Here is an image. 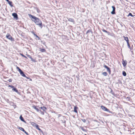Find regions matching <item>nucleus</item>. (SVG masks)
I'll return each instance as SVG.
<instances>
[{"instance_id": "1", "label": "nucleus", "mask_w": 135, "mask_h": 135, "mask_svg": "<svg viewBox=\"0 0 135 135\" xmlns=\"http://www.w3.org/2000/svg\"><path fill=\"white\" fill-rule=\"evenodd\" d=\"M28 16L31 18L32 20L34 22L36 25H39L41 28H42V22L40 20L37 18L30 14H29Z\"/></svg>"}, {"instance_id": "2", "label": "nucleus", "mask_w": 135, "mask_h": 135, "mask_svg": "<svg viewBox=\"0 0 135 135\" xmlns=\"http://www.w3.org/2000/svg\"><path fill=\"white\" fill-rule=\"evenodd\" d=\"M101 108L104 111H106L107 112H109V110L106 107H105L104 106H101Z\"/></svg>"}, {"instance_id": "3", "label": "nucleus", "mask_w": 135, "mask_h": 135, "mask_svg": "<svg viewBox=\"0 0 135 135\" xmlns=\"http://www.w3.org/2000/svg\"><path fill=\"white\" fill-rule=\"evenodd\" d=\"M112 8L113 9L112 11L111 12V13L112 14H115V8L114 6H112Z\"/></svg>"}, {"instance_id": "4", "label": "nucleus", "mask_w": 135, "mask_h": 135, "mask_svg": "<svg viewBox=\"0 0 135 135\" xmlns=\"http://www.w3.org/2000/svg\"><path fill=\"white\" fill-rule=\"evenodd\" d=\"M6 37L7 38L11 40H12V38L9 34H7L6 35Z\"/></svg>"}, {"instance_id": "5", "label": "nucleus", "mask_w": 135, "mask_h": 135, "mask_svg": "<svg viewBox=\"0 0 135 135\" xmlns=\"http://www.w3.org/2000/svg\"><path fill=\"white\" fill-rule=\"evenodd\" d=\"M12 15L13 16L14 18L17 20L18 18V16L17 14L15 13H13L12 14Z\"/></svg>"}, {"instance_id": "6", "label": "nucleus", "mask_w": 135, "mask_h": 135, "mask_svg": "<svg viewBox=\"0 0 135 135\" xmlns=\"http://www.w3.org/2000/svg\"><path fill=\"white\" fill-rule=\"evenodd\" d=\"M104 66L105 68H106L107 69V71H108L110 73V71L109 68L105 65Z\"/></svg>"}, {"instance_id": "7", "label": "nucleus", "mask_w": 135, "mask_h": 135, "mask_svg": "<svg viewBox=\"0 0 135 135\" xmlns=\"http://www.w3.org/2000/svg\"><path fill=\"white\" fill-rule=\"evenodd\" d=\"M19 72L22 76L24 77H26L25 75L24 74L22 70H21Z\"/></svg>"}, {"instance_id": "8", "label": "nucleus", "mask_w": 135, "mask_h": 135, "mask_svg": "<svg viewBox=\"0 0 135 135\" xmlns=\"http://www.w3.org/2000/svg\"><path fill=\"white\" fill-rule=\"evenodd\" d=\"M123 37L124 38V40L126 41L127 43L128 42H129V40L127 37H125L123 36Z\"/></svg>"}, {"instance_id": "9", "label": "nucleus", "mask_w": 135, "mask_h": 135, "mask_svg": "<svg viewBox=\"0 0 135 135\" xmlns=\"http://www.w3.org/2000/svg\"><path fill=\"white\" fill-rule=\"evenodd\" d=\"M122 64L123 65V66H125L127 64L126 61H124L123 60L122 61Z\"/></svg>"}, {"instance_id": "10", "label": "nucleus", "mask_w": 135, "mask_h": 135, "mask_svg": "<svg viewBox=\"0 0 135 135\" xmlns=\"http://www.w3.org/2000/svg\"><path fill=\"white\" fill-rule=\"evenodd\" d=\"M74 112L77 113V109H78V108L76 107H74Z\"/></svg>"}, {"instance_id": "11", "label": "nucleus", "mask_w": 135, "mask_h": 135, "mask_svg": "<svg viewBox=\"0 0 135 135\" xmlns=\"http://www.w3.org/2000/svg\"><path fill=\"white\" fill-rule=\"evenodd\" d=\"M20 119L23 122L25 123H26V122L25 121V120L23 119V118L22 116V115H21L20 117Z\"/></svg>"}, {"instance_id": "12", "label": "nucleus", "mask_w": 135, "mask_h": 135, "mask_svg": "<svg viewBox=\"0 0 135 135\" xmlns=\"http://www.w3.org/2000/svg\"><path fill=\"white\" fill-rule=\"evenodd\" d=\"M12 90H13L14 91H15L17 93H18V91L16 88L14 87L13 88H12Z\"/></svg>"}, {"instance_id": "13", "label": "nucleus", "mask_w": 135, "mask_h": 135, "mask_svg": "<svg viewBox=\"0 0 135 135\" xmlns=\"http://www.w3.org/2000/svg\"><path fill=\"white\" fill-rule=\"evenodd\" d=\"M17 128L19 129H20V130L22 131L23 132L25 131V130H24V129L22 128L19 127H18Z\"/></svg>"}, {"instance_id": "14", "label": "nucleus", "mask_w": 135, "mask_h": 135, "mask_svg": "<svg viewBox=\"0 0 135 135\" xmlns=\"http://www.w3.org/2000/svg\"><path fill=\"white\" fill-rule=\"evenodd\" d=\"M7 2L9 4V5L11 7H12L13 6V5H12V2L9 1L8 0Z\"/></svg>"}, {"instance_id": "15", "label": "nucleus", "mask_w": 135, "mask_h": 135, "mask_svg": "<svg viewBox=\"0 0 135 135\" xmlns=\"http://www.w3.org/2000/svg\"><path fill=\"white\" fill-rule=\"evenodd\" d=\"M31 124L34 127H35L37 125V124H36V123L33 122H32L31 123Z\"/></svg>"}, {"instance_id": "16", "label": "nucleus", "mask_w": 135, "mask_h": 135, "mask_svg": "<svg viewBox=\"0 0 135 135\" xmlns=\"http://www.w3.org/2000/svg\"><path fill=\"white\" fill-rule=\"evenodd\" d=\"M35 127H36V128L37 129H38L39 130V131L41 130V129L38 127V125L37 124V125H36V126Z\"/></svg>"}, {"instance_id": "17", "label": "nucleus", "mask_w": 135, "mask_h": 135, "mask_svg": "<svg viewBox=\"0 0 135 135\" xmlns=\"http://www.w3.org/2000/svg\"><path fill=\"white\" fill-rule=\"evenodd\" d=\"M40 51L42 52H45L46 51V50L44 49H40Z\"/></svg>"}, {"instance_id": "18", "label": "nucleus", "mask_w": 135, "mask_h": 135, "mask_svg": "<svg viewBox=\"0 0 135 135\" xmlns=\"http://www.w3.org/2000/svg\"><path fill=\"white\" fill-rule=\"evenodd\" d=\"M102 74L104 76H106L107 75V73L106 72H104L102 73Z\"/></svg>"}, {"instance_id": "19", "label": "nucleus", "mask_w": 135, "mask_h": 135, "mask_svg": "<svg viewBox=\"0 0 135 135\" xmlns=\"http://www.w3.org/2000/svg\"><path fill=\"white\" fill-rule=\"evenodd\" d=\"M30 59H31V60L33 62H36V60L35 59H33L31 57L30 58Z\"/></svg>"}, {"instance_id": "20", "label": "nucleus", "mask_w": 135, "mask_h": 135, "mask_svg": "<svg viewBox=\"0 0 135 135\" xmlns=\"http://www.w3.org/2000/svg\"><path fill=\"white\" fill-rule=\"evenodd\" d=\"M69 21H70L71 22H73L74 21V20L73 19L71 18H69Z\"/></svg>"}, {"instance_id": "21", "label": "nucleus", "mask_w": 135, "mask_h": 135, "mask_svg": "<svg viewBox=\"0 0 135 135\" xmlns=\"http://www.w3.org/2000/svg\"><path fill=\"white\" fill-rule=\"evenodd\" d=\"M123 75L124 76H126V73L124 71L123 72Z\"/></svg>"}, {"instance_id": "22", "label": "nucleus", "mask_w": 135, "mask_h": 135, "mask_svg": "<svg viewBox=\"0 0 135 135\" xmlns=\"http://www.w3.org/2000/svg\"><path fill=\"white\" fill-rule=\"evenodd\" d=\"M33 108L35 109V110H36L38 112H39V109L36 108V107L35 106H34L33 107Z\"/></svg>"}, {"instance_id": "23", "label": "nucleus", "mask_w": 135, "mask_h": 135, "mask_svg": "<svg viewBox=\"0 0 135 135\" xmlns=\"http://www.w3.org/2000/svg\"><path fill=\"white\" fill-rule=\"evenodd\" d=\"M42 109L44 111H45L46 109V108L45 107H43Z\"/></svg>"}, {"instance_id": "24", "label": "nucleus", "mask_w": 135, "mask_h": 135, "mask_svg": "<svg viewBox=\"0 0 135 135\" xmlns=\"http://www.w3.org/2000/svg\"><path fill=\"white\" fill-rule=\"evenodd\" d=\"M127 44L128 45V48H130V45L129 44V42H128L127 43Z\"/></svg>"}, {"instance_id": "25", "label": "nucleus", "mask_w": 135, "mask_h": 135, "mask_svg": "<svg viewBox=\"0 0 135 135\" xmlns=\"http://www.w3.org/2000/svg\"><path fill=\"white\" fill-rule=\"evenodd\" d=\"M20 55H21L23 57H24L25 58H27V57L25 56H24V55H23V54H20Z\"/></svg>"}, {"instance_id": "26", "label": "nucleus", "mask_w": 135, "mask_h": 135, "mask_svg": "<svg viewBox=\"0 0 135 135\" xmlns=\"http://www.w3.org/2000/svg\"><path fill=\"white\" fill-rule=\"evenodd\" d=\"M17 69H18V71H19V72H20V71L21 70L20 69V68L18 67H17V68H16Z\"/></svg>"}, {"instance_id": "27", "label": "nucleus", "mask_w": 135, "mask_h": 135, "mask_svg": "<svg viewBox=\"0 0 135 135\" xmlns=\"http://www.w3.org/2000/svg\"><path fill=\"white\" fill-rule=\"evenodd\" d=\"M8 86L9 87H10L12 88H13L14 87L12 85H9Z\"/></svg>"}, {"instance_id": "28", "label": "nucleus", "mask_w": 135, "mask_h": 135, "mask_svg": "<svg viewBox=\"0 0 135 135\" xmlns=\"http://www.w3.org/2000/svg\"><path fill=\"white\" fill-rule=\"evenodd\" d=\"M81 120L84 123H85L86 122V120L85 119H82Z\"/></svg>"}, {"instance_id": "29", "label": "nucleus", "mask_w": 135, "mask_h": 135, "mask_svg": "<svg viewBox=\"0 0 135 135\" xmlns=\"http://www.w3.org/2000/svg\"><path fill=\"white\" fill-rule=\"evenodd\" d=\"M128 16H131L133 17V16L131 13H129L128 15Z\"/></svg>"}, {"instance_id": "30", "label": "nucleus", "mask_w": 135, "mask_h": 135, "mask_svg": "<svg viewBox=\"0 0 135 135\" xmlns=\"http://www.w3.org/2000/svg\"><path fill=\"white\" fill-rule=\"evenodd\" d=\"M34 35L38 38V40H39L40 39V38H39V37L38 36H37L35 34H34Z\"/></svg>"}, {"instance_id": "31", "label": "nucleus", "mask_w": 135, "mask_h": 135, "mask_svg": "<svg viewBox=\"0 0 135 135\" xmlns=\"http://www.w3.org/2000/svg\"><path fill=\"white\" fill-rule=\"evenodd\" d=\"M26 55L28 57L30 58L31 57V56H30V55L27 54H26Z\"/></svg>"}, {"instance_id": "32", "label": "nucleus", "mask_w": 135, "mask_h": 135, "mask_svg": "<svg viewBox=\"0 0 135 135\" xmlns=\"http://www.w3.org/2000/svg\"><path fill=\"white\" fill-rule=\"evenodd\" d=\"M12 80L11 79H9V80H8V81L9 82H12Z\"/></svg>"}, {"instance_id": "33", "label": "nucleus", "mask_w": 135, "mask_h": 135, "mask_svg": "<svg viewBox=\"0 0 135 135\" xmlns=\"http://www.w3.org/2000/svg\"><path fill=\"white\" fill-rule=\"evenodd\" d=\"M26 134H28V133L25 130V131H23Z\"/></svg>"}, {"instance_id": "34", "label": "nucleus", "mask_w": 135, "mask_h": 135, "mask_svg": "<svg viewBox=\"0 0 135 135\" xmlns=\"http://www.w3.org/2000/svg\"><path fill=\"white\" fill-rule=\"evenodd\" d=\"M26 77V78H27V79H29L30 78L27 77H26H26Z\"/></svg>"}, {"instance_id": "35", "label": "nucleus", "mask_w": 135, "mask_h": 135, "mask_svg": "<svg viewBox=\"0 0 135 135\" xmlns=\"http://www.w3.org/2000/svg\"><path fill=\"white\" fill-rule=\"evenodd\" d=\"M29 79L30 80V81H32V80L30 78Z\"/></svg>"}, {"instance_id": "36", "label": "nucleus", "mask_w": 135, "mask_h": 135, "mask_svg": "<svg viewBox=\"0 0 135 135\" xmlns=\"http://www.w3.org/2000/svg\"><path fill=\"white\" fill-rule=\"evenodd\" d=\"M43 107H40V108H41V109H42V108H43Z\"/></svg>"}, {"instance_id": "37", "label": "nucleus", "mask_w": 135, "mask_h": 135, "mask_svg": "<svg viewBox=\"0 0 135 135\" xmlns=\"http://www.w3.org/2000/svg\"><path fill=\"white\" fill-rule=\"evenodd\" d=\"M104 31L105 32H107L105 30H104Z\"/></svg>"}, {"instance_id": "38", "label": "nucleus", "mask_w": 135, "mask_h": 135, "mask_svg": "<svg viewBox=\"0 0 135 135\" xmlns=\"http://www.w3.org/2000/svg\"><path fill=\"white\" fill-rule=\"evenodd\" d=\"M7 2L8 1V0H6Z\"/></svg>"}, {"instance_id": "39", "label": "nucleus", "mask_w": 135, "mask_h": 135, "mask_svg": "<svg viewBox=\"0 0 135 135\" xmlns=\"http://www.w3.org/2000/svg\"><path fill=\"white\" fill-rule=\"evenodd\" d=\"M84 135H86V134H84Z\"/></svg>"}, {"instance_id": "40", "label": "nucleus", "mask_w": 135, "mask_h": 135, "mask_svg": "<svg viewBox=\"0 0 135 135\" xmlns=\"http://www.w3.org/2000/svg\"><path fill=\"white\" fill-rule=\"evenodd\" d=\"M120 0V1L121 0Z\"/></svg>"}]
</instances>
